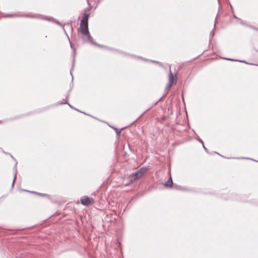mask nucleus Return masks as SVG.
<instances>
[{"label":"nucleus","mask_w":258,"mask_h":258,"mask_svg":"<svg viewBox=\"0 0 258 258\" xmlns=\"http://www.w3.org/2000/svg\"><path fill=\"white\" fill-rule=\"evenodd\" d=\"M146 169L141 168L138 171L132 173L129 176V183H133L137 179L140 178L146 171Z\"/></svg>","instance_id":"1"},{"label":"nucleus","mask_w":258,"mask_h":258,"mask_svg":"<svg viewBox=\"0 0 258 258\" xmlns=\"http://www.w3.org/2000/svg\"><path fill=\"white\" fill-rule=\"evenodd\" d=\"M81 203L84 206H88L91 204L94 203V200L92 198H90L87 196H83L80 199Z\"/></svg>","instance_id":"2"},{"label":"nucleus","mask_w":258,"mask_h":258,"mask_svg":"<svg viewBox=\"0 0 258 258\" xmlns=\"http://www.w3.org/2000/svg\"><path fill=\"white\" fill-rule=\"evenodd\" d=\"M81 32L83 35L88 33V22L81 21L80 23Z\"/></svg>","instance_id":"3"},{"label":"nucleus","mask_w":258,"mask_h":258,"mask_svg":"<svg viewBox=\"0 0 258 258\" xmlns=\"http://www.w3.org/2000/svg\"><path fill=\"white\" fill-rule=\"evenodd\" d=\"M63 30L66 34V35L68 37H69L66 31V30L64 28V27H63ZM69 39V42H70V46L74 50V58H73V61H72V69L70 70V74L71 75H72V76L73 77V75H72V71L74 69V66H75V55H76V50H75V48H74L73 45H72V42L70 41L69 38H68Z\"/></svg>","instance_id":"4"},{"label":"nucleus","mask_w":258,"mask_h":258,"mask_svg":"<svg viewBox=\"0 0 258 258\" xmlns=\"http://www.w3.org/2000/svg\"><path fill=\"white\" fill-rule=\"evenodd\" d=\"M177 82L176 78H174L171 70H169V82L168 83H170L172 85L173 83H176Z\"/></svg>","instance_id":"5"},{"label":"nucleus","mask_w":258,"mask_h":258,"mask_svg":"<svg viewBox=\"0 0 258 258\" xmlns=\"http://www.w3.org/2000/svg\"><path fill=\"white\" fill-rule=\"evenodd\" d=\"M172 85H171L170 83H168L166 88H165V94L161 97H160V98L155 103H154V105H156L159 101H160L166 95V94L168 93V92L169 91V90H170L171 87L172 86Z\"/></svg>","instance_id":"6"},{"label":"nucleus","mask_w":258,"mask_h":258,"mask_svg":"<svg viewBox=\"0 0 258 258\" xmlns=\"http://www.w3.org/2000/svg\"><path fill=\"white\" fill-rule=\"evenodd\" d=\"M85 35L87 36V39H88V41L90 43H91V44H93L94 45H96V46H99V47H102V46H101V45L98 44L96 43L95 42L93 41V38L90 35L89 31H88V33L85 34Z\"/></svg>","instance_id":"7"},{"label":"nucleus","mask_w":258,"mask_h":258,"mask_svg":"<svg viewBox=\"0 0 258 258\" xmlns=\"http://www.w3.org/2000/svg\"><path fill=\"white\" fill-rule=\"evenodd\" d=\"M164 185L167 187H171L173 185V181L171 176L164 183Z\"/></svg>","instance_id":"8"},{"label":"nucleus","mask_w":258,"mask_h":258,"mask_svg":"<svg viewBox=\"0 0 258 258\" xmlns=\"http://www.w3.org/2000/svg\"><path fill=\"white\" fill-rule=\"evenodd\" d=\"M89 16H90L89 13H85L84 14V17L81 21H84L88 22V19H89Z\"/></svg>","instance_id":"9"},{"label":"nucleus","mask_w":258,"mask_h":258,"mask_svg":"<svg viewBox=\"0 0 258 258\" xmlns=\"http://www.w3.org/2000/svg\"><path fill=\"white\" fill-rule=\"evenodd\" d=\"M68 104L71 108H72V109H73L74 110L79 111L78 109H77L74 108V107H73L70 104L68 103L67 101L66 100H63V102L58 103V104Z\"/></svg>","instance_id":"10"},{"label":"nucleus","mask_w":258,"mask_h":258,"mask_svg":"<svg viewBox=\"0 0 258 258\" xmlns=\"http://www.w3.org/2000/svg\"><path fill=\"white\" fill-rule=\"evenodd\" d=\"M86 1H87V4H88V6H89V8H87V9H86L85 10V12L90 11V9H91V6H90V3H89V0H86Z\"/></svg>","instance_id":"11"},{"label":"nucleus","mask_w":258,"mask_h":258,"mask_svg":"<svg viewBox=\"0 0 258 258\" xmlns=\"http://www.w3.org/2000/svg\"><path fill=\"white\" fill-rule=\"evenodd\" d=\"M65 25H66L67 27H68V28H70V29L72 30V31H73V26H72V24H70V23H68V24H66Z\"/></svg>","instance_id":"12"},{"label":"nucleus","mask_w":258,"mask_h":258,"mask_svg":"<svg viewBox=\"0 0 258 258\" xmlns=\"http://www.w3.org/2000/svg\"><path fill=\"white\" fill-rule=\"evenodd\" d=\"M16 172L15 173V175H14V179H13V182H12V186H13L14 185V182H15V181L16 180Z\"/></svg>","instance_id":"13"},{"label":"nucleus","mask_w":258,"mask_h":258,"mask_svg":"<svg viewBox=\"0 0 258 258\" xmlns=\"http://www.w3.org/2000/svg\"><path fill=\"white\" fill-rule=\"evenodd\" d=\"M32 193H36L37 194L36 192H35V191H31ZM38 195L41 196H45L46 195L45 194H40V193H37Z\"/></svg>","instance_id":"14"},{"label":"nucleus","mask_w":258,"mask_h":258,"mask_svg":"<svg viewBox=\"0 0 258 258\" xmlns=\"http://www.w3.org/2000/svg\"><path fill=\"white\" fill-rule=\"evenodd\" d=\"M116 134H117L118 136H119V135L120 134V131H117L116 130Z\"/></svg>","instance_id":"15"},{"label":"nucleus","mask_w":258,"mask_h":258,"mask_svg":"<svg viewBox=\"0 0 258 258\" xmlns=\"http://www.w3.org/2000/svg\"><path fill=\"white\" fill-rule=\"evenodd\" d=\"M210 35H211L212 37H213L214 36V33L213 31L211 32Z\"/></svg>","instance_id":"16"},{"label":"nucleus","mask_w":258,"mask_h":258,"mask_svg":"<svg viewBox=\"0 0 258 258\" xmlns=\"http://www.w3.org/2000/svg\"><path fill=\"white\" fill-rule=\"evenodd\" d=\"M225 59H228V60H232V61H238V60H235V59H231V58H225Z\"/></svg>","instance_id":"17"},{"label":"nucleus","mask_w":258,"mask_h":258,"mask_svg":"<svg viewBox=\"0 0 258 258\" xmlns=\"http://www.w3.org/2000/svg\"><path fill=\"white\" fill-rule=\"evenodd\" d=\"M14 16V15L13 14H12V15H8L7 16H6V17H13Z\"/></svg>","instance_id":"18"},{"label":"nucleus","mask_w":258,"mask_h":258,"mask_svg":"<svg viewBox=\"0 0 258 258\" xmlns=\"http://www.w3.org/2000/svg\"><path fill=\"white\" fill-rule=\"evenodd\" d=\"M150 61H152V62H155V63H158V64H160V62H158V61H154V60H151Z\"/></svg>","instance_id":"19"},{"label":"nucleus","mask_w":258,"mask_h":258,"mask_svg":"<svg viewBox=\"0 0 258 258\" xmlns=\"http://www.w3.org/2000/svg\"><path fill=\"white\" fill-rule=\"evenodd\" d=\"M203 148H204V149H205V150L206 151H207V148L204 146V145H203Z\"/></svg>","instance_id":"20"},{"label":"nucleus","mask_w":258,"mask_h":258,"mask_svg":"<svg viewBox=\"0 0 258 258\" xmlns=\"http://www.w3.org/2000/svg\"><path fill=\"white\" fill-rule=\"evenodd\" d=\"M199 141H200V142H201L203 145H204V142H203V141L202 140H201V139H200V140H199Z\"/></svg>","instance_id":"21"},{"label":"nucleus","mask_w":258,"mask_h":258,"mask_svg":"<svg viewBox=\"0 0 258 258\" xmlns=\"http://www.w3.org/2000/svg\"><path fill=\"white\" fill-rule=\"evenodd\" d=\"M56 23L60 26H62V25L59 22H56Z\"/></svg>","instance_id":"22"},{"label":"nucleus","mask_w":258,"mask_h":258,"mask_svg":"<svg viewBox=\"0 0 258 258\" xmlns=\"http://www.w3.org/2000/svg\"><path fill=\"white\" fill-rule=\"evenodd\" d=\"M17 162L16 161V163H15V167H14V168H16V166H17Z\"/></svg>","instance_id":"23"},{"label":"nucleus","mask_w":258,"mask_h":258,"mask_svg":"<svg viewBox=\"0 0 258 258\" xmlns=\"http://www.w3.org/2000/svg\"><path fill=\"white\" fill-rule=\"evenodd\" d=\"M216 18L215 19V20L214 27L216 26Z\"/></svg>","instance_id":"24"},{"label":"nucleus","mask_w":258,"mask_h":258,"mask_svg":"<svg viewBox=\"0 0 258 258\" xmlns=\"http://www.w3.org/2000/svg\"><path fill=\"white\" fill-rule=\"evenodd\" d=\"M239 61H241V62H245V61H242V60H239Z\"/></svg>","instance_id":"25"},{"label":"nucleus","mask_w":258,"mask_h":258,"mask_svg":"<svg viewBox=\"0 0 258 258\" xmlns=\"http://www.w3.org/2000/svg\"><path fill=\"white\" fill-rule=\"evenodd\" d=\"M24 191L29 192V191L28 190H24Z\"/></svg>","instance_id":"26"},{"label":"nucleus","mask_w":258,"mask_h":258,"mask_svg":"<svg viewBox=\"0 0 258 258\" xmlns=\"http://www.w3.org/2000/svg\"><path fill=\"white\" fill-rule=\"evenodd\" d=\"M11 157H12V158H13L14 159H15L13 158V156L11 155Z\"/></svg>","instance_id":"27"},{"label":"nucleus","mask_w":258,"mask_h":258,"mask_svg":"<svg viewBox=\"0 0 258 258\" xmlns=\"http://www.w3.org/2000/svg\"><path fill=\"white\" fill-rule=\"evenodd\" d=\"M68 97H69V96H67L66 99H68Z\"/></svg>","instance_id":"28"},{"label":"nucleus","mask_w":258,"mask_h":258,"mask_svg":"<svg viewBox=\"0 0 258 258\" xmlns=\"http://www.w3.org/2000/svg\"><path fill=\"white\" fill-rule=\"evenodd\" d=\"M234 17H235V18H236V19H238V18L236 17V16H234Z\"/></svg>","instance_id":"29"}]
</instances>
